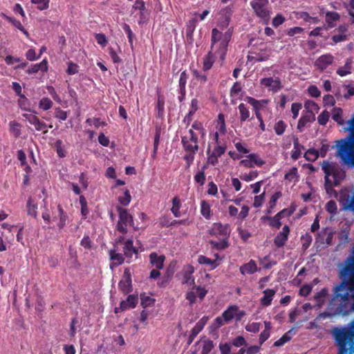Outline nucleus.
Masks as SVG:
<instances>
[{
  "label": "nucleus",
  "mask_w": 354,
  "mask_h": 354,
  "mask_svg": "<svg viewBox=\"0 0 354 354\" xmlns=\"http://www.w3.org/2000/svg\"><path fill=\"white\" fill-rule=\"evenodd\" d=\"M339 202L345 210L354 212V194L350 198L348 194H341ZM354 273V249L344 262L339 271L341 282L333 288L331 304L339 314L347 315L350 312L349 295L347 292Z\"/></svg>",
  "instance_id": "f257e3e1"
},
{
  "label": "nucleus",
  "mask_w": 354,
  "mask_h": 354,
  "mask_svg": "<svg viewBox=\"0 0 354 354\" xmlns=\"http://www.w3.org/2000/svg\"><path fill=\"white\" fill-rule=\"evenodd\" d=\"M332 335L337 347V354H354V319L346 326L334 328Z\"/></svg>",
  "instance_id": "f03ea898"
},
{
  "label": "nucleus",
  "mask_w": 354,
  "mask_h": 354,
  "mask_svg": "<svg viewBox=\"0 0 354 354\" xmlns=\"http://www.w3.org/2000/svg\"><path fill=\"white\" fill-rule=\"evenodd\" d=\"M348 124L349 133L336 141L337 155L343 164L354 167V115Z\"/></svg>",
  "instance_id": "7ed1b4c3"
},
{
  "label": "nucleus",
  "mask_w": 354,
  "mask_h": 354,
  "mask_svg": "<svg viewBox=\"0 0 354 354\" xmlns=\"http://www.w3.org/2000/svg\"><path fill=\"white\" fill-rule=\"evenodd\" d=\"M120 247L113 245V248L109 252L110 259L112 261L110 265L111 268L122 265L124 262L125 259L131 260L133 254H138V250L133 246L132 239L125 241L122 247L123 253H120ZM127 262L129 263L130 261H127Z\"/></svg>",
  "instance_id": "20e7f679"
},
{
  "label": "nucleus",
  "mask_w": 354,
  "mask_h": 354,
  "mask_svg": "<svg viewBox=\"0 0 354 354\" xmlns=\"http://www.w3.org/2000/svg\"><path fill=\"white\" fill-rule=\"evenodd\" d=\"M325 174L324 187L327 193L333 190V186H337L345 177V172L338 167L334 166L327 161H324L322 165Z\"/></svg>",
  "instance_id": "39448f33"
},
{
  "label": "nucleus",
  "mask_w": 354,
  "mask_h": 354,
  "mask_svg": "<svg viewBox=\"0 0 354 354\" xmlns=\"http://www.w3.org/2000/svg\"><path fill=\"white\" fill-rule=\"evenodd\" d=\"M119 219L116 225L115 229L122 234L128 232L127 227L130 225L133 227L135 230H138V227L134 225L133 218L127 209L122 208L120 206L117 207Z\"/></svg>",
  "instance_id": "423d86ee"
},
{
  "label": "nucleus",
  "mask_w": 354,
  "mask_h": 354,
  "mask_svg": "<svg viewBox=\"0 0 354 354\" xmlns=\"http://www.w3.org/2000/svg\"><path fill=\"white\" fill-rule=\"evenodd\" d=\"M268 3V0H252L250 2L251 7L254 10L256 15L266 24L269 21L270 17Z\"/></svg>",
  "instance_id": "0eeeda50"
},
{
  "label": "nucleus",
  "mask_w": 354,
  "mask_h": 354,
  "mask_svg": "<svg viewBox=\"0 0 354 354\" xmlns=\"http://www.w3.org/2000/svg\"><path fill=\"white\" fill-rule=\"evenodd\" d=\"M206 135V131L204 128L203 124L198 120L194 121L191 127V129L188 131L187 139L193 141L195 140L199 141V136L203 139Z\"/></svg>",
  "instance_id": "6e6552de"
},
{
  "label": "nucleus",
  "mask_w": 354,
  "mask_h": 354,
  "mask_svg": "<svg viewBox=\"0 0 354 354\" xmlns=\"http://www.w3.org/2000/svg\"><path fill=\"white\" fill-rule=\"evenodd\" d=\"M231 230L228 224H222L221 223H214L209 230L211 236L228 239Z\"/></svg>",
  "instance_id": "1a4fd4ad"
},
{
  "label": "nucleus",
  "mask_w": 354,
  "mask_h": 354,
  "mask_svg": "<svg viewBox=\"0 0 354 354\" xmlns=\"http://www.w3.org/2000/svg\"><path fill=\"white\" fill-rule=\"evenodd\" d=\"M119 289L125 295L131 292L132 288V279L130 269L127 268L124 270L122 279L118 283Z\"/></svg>",
  "instance_id": "9d476101"
},
{
  "label": "nucleus",
  "mask_w": 354,
  "mask_h": 354,
  "mask_svg": "<svg viewBox=\"0 0 354 354\" xmlns=\"http://www.w3.org/2000/svg\"><path fill=\"white\" fill-rule=\"evenodd\" d=\"M333 62L334 57L330 53H326L319 56L315 60L314 65L320 71H324Z\"/></svg>",
  "instance_id": "9b49d317"
},
{
  "label": "nucleus",
  "mask_w": 354,
  "mask_h": 354,
  "mask_svg": "<svg viewBox=\"0 0 354 354\" xmlns=\"http://www.w3.org/2000/svg\"><path fill=\"white\" fill-rule=\"evenodd\" d=\"M23 117L26 118L28 122L33 125L37 131H43L44 133H47V124L40 120V119L34 114L24 113Z\"/></svg>",
  "instance_id": "f8f14e48"
},
{
  "label": "nucleus",
  "mask_w": 354,
  "mask_h": 354,
  "mask_svg": "<svg viewBox=\"0 0 354 354\" xmlns=\"http://www.w3.org/2000/svg\"><path fill=\"white\" fill-rule=\"evenodd\" d=\"M232 33H233V28H228L227 30H226L223 33V35L219 42V51H220L222 57L225 56V55L227 52V46H228L229 42L230 41V40L232 39Z\"/></svg>",
  "instance_id": "ddd939ff"
},
{
  "label": "nucleus",
  "mask_w": 354,
  "mask_h": 354,
  "mask_svg": "<svg viewBox=\"0 0 354 354\" xmlns=\"http://www.w3.org/2000/svg\"><path fill=\"white\" fill-rule=\"evenodd\" d=\"M290 233V227L288 225H284L282 230L279 232L274 239V243L277 248L283 247L288 239Z\"/></svg>",
  "instance_id": "4468645a"
},
{
  "label": "nucleus",
  "mask_w": 354,
  "mask_h": 354,
  "mask_svg": "<svg viewBox=\"0 0 354 354\" xmlns=\"http://www.w3.org/2000/svg\"><path fill=\"white\" fill-rule=\"evenodd\" d=\"M261 84L266 87H269L273 92H277L281 88V82L279 77L273 79L272 77H266L261 80Z\"/></svg>",
  "instance_id": "2eb2a0df"
},
{
  "label": "nucleus",
  "mask_w": 354,
  "mask_h": 354,
  "mask_svg": "<svg viewBox=\"0 0 354 354\" xmlns=\"http://www.w3.org/2000/svg\"><path fill=\"white\" fill-rule=\"evenodd\" d=\"M315 120V115L312 111H306L298 120L297 129L299 132L304 130L306 124Z\"/></svg>",
  "instance_id": "dca6fc26"
},
{
  "label": "nucleus",
  "mask_w": 354,
  "mask_h": 354,
  "mask_svg": "<svg viewBox=\"0 0 354 354\" xmlns=\"http://www.w3.org/2000/svg\"><path fill=\"white\" fill-rule=\"evenodd\" d=\"M198 142V140H189L187 138V136L181 137V143L185 151L198 152L199 149Z\"/></svg>",
  "instance_id": "f3484780"
},
{
  "label": "nucleus",
  "mask_w": 354,
  "mask_h": 354,
  "mask_svg": "<svg viewBox=\"0 0 354 354\" xmlns=\"http://www.w3.org/2000/svg\"><path fill=\"white\" fill-rule=\"evenodd\" d=\"M207 317H202L192 329L190 335L188 339V344H190L194 339L198 335V334L203 329L204 326L207 320Z\"/></svg>",
  "instance_id": "a211bd4d"
},
{
  "label": "nucleus",
  "mask_w": 354,
  "mask_h": 354,
  "mask_svg": "<svg viewBox=\"0 0 354 354\" xmlns=\"http://www.w3.org/2000/svg\"><path fill=\"white\" fill-rule=\"evenodd\" d=\"M138 297L134 295H129L126 300H123L120 304V308L122 311L134 308L138 304Z\"/></svg>",
  "instance_id": "6ab92c4d"
},
{
  "label": "nucleus",
  "mask_w": 354,
  "mask_h": 354,
  "mask_svg": "<svg viewBox=\"0 0 354 354\" xmlns=\"http://www.w3.org/2000/svg\"><path fill=\"white\" fill-rule=\"evenodd\" d=\"M245 100L252 106L254 111H261L268 103V100H258L250 96L246 97Z\"/></svg>",
  "instance_id": "aec40b11"
},
{
  "label": "nucleus",
  "mask_w": 354,
  "mask_h": 354,
  "mask_svg": "<svg viewBox=\"0 0 354 354\" xmlns=\"http://www.w3.org/2000/svg\"><path fill=\"white\" fill-rule=\"evenodd\" d=\"M165 257L164 255H158L156 252L149 254V261L152 267L157 269H162Z\"/></svg>",
  "instance_id": "412c9836"
},
{
  "label": "nucleus",
  "mask_w": 354,
  "mask_h": 354,
  "mask_svg": "<svg viewBox=\"0 0 354 354\" xmlns=\"http://www.w3.org/2000/svg\"><path fill=\"white\" fill-rule=\"evenodd\" d=\"M48 69V63L46 59H44L40 63L32 64L26 71L29 75L37 73L39 71L42 72H47Z\"/></svg>",
  "instance_id": "4be33fe9"
},
{
  "label": "nucleus",
  "mask_w": 354,
  "mask_h": 354,
  "mask_svg": "<svg viewBox=\"0 0 354 354\" xmlns=\"http://www.w3.org/2000/svg\"><path fill=\"white\" fill-rule=\"evenodd\" d=\"M263 296L260 299V303L263 306H268L271 305L273 297L276 293V290L273 289H266L263 292Z\"/></svg>",
  "instance_id": "5701e85b"
},
{
  "label": "nucleus",
  "mask_w": 354,
  "mask_h": 354,
  "mask_svg": "<svg viewBox=\"0 0 354 354\" xmlns=\"http://www.w3.org/2000/svg\"><path fill=\"white\" fill-rule=\"evenodd\" d=\"M194 268L192 266H188L187 270H184L183 273V283L190 286H194L195 281L193 277Z\"/></svg>",
  "instance_id": "b1692460"
},
{
  "label": "nucleus",
  "mask_w": 354,
  "mask_h": 354,
  "mask_svg": "<svg viewBox=\"0 0 354 354\" xmlns=\"http://www.w3.org/2000/svg\"><path fill=\"white\" fill-rule=\"evenodd\" d=\"M238 109L239 112V120L241 123H243L250 119V112L249 107L246 104L244 103L239 104L238 106ZM253 117L251 118V119Z\"/></svg>",
  "instance_id": "393cba45"
},
{
  "label": "nucleus",
  "mask_w": 354,
  "mask_h": 354,
  "mask_svg": "<svg viewBox=\"0 0 354 354\" xmlns=\"http://www.w3.org/2000/svg\"><path fill=\"white\" fill-rule=\"evenodd\" d=\"M239 270L242 274H252L256 272L258 270V268L255 261L251 259L248 263L241 266Z\"/></svg>",
  "instance_id": "a878e982"
},
{
  "label": "nucleus",
  "mask_w": 354,
  "mask_h": 354,
  "mask_svg": "<svg viewBox=\"0 0 354 354\" xmlns=\"http://www.w3.org/2000/svg\"><path fill=\"white\" fill-rule=\"evenodd\" d=\"M340 15L338 12L335 11H328L326 12V22L328 24V28H334L336 24L335 21H339Z\"/></svg>",
  "instance_id": "bb28decb"
},
{
  "label": "nucleus",
  "mask_w": 354,
  "mask_h": 354,
  "mask_svg": "<svg viewBox=\"0 0 354 354\" xmlns=\"http://www.w3.org/2000/svg\"><path fill=\"white\" fill-rule=\"evenodd\" d=\"M215 62V57L212 51H209L203 58V71L207 72L210 70Z\"/></svg>",
  "instance_id": "cd10ccee"
},
{
  "label": "nucleus",
  "mask_w": 354,
  "mask_h": 354,
  "mask_svg": "<svg viewBox=\"0 0 354 354\" xmlns=\"http://www.w3.org/2000/svg\"><path fill=\"white\" fill-rule=\"evenodd\" d=\"M239 310V306L236 305L229 306L222 313V317L224 320L228 323L234 318L236 311Z\"/></svg>",
  "instance_id": "c85d7f7f"
},
{
  "label": "nucleus",
  "mask_w": 354,
  "mask_h": 354,
  "mask_svg": "<svg viewBox=\"0 0 354 354\" xmlns=\"http://www.w3.org/2000/svg\"><path fill=\"white\" fill-rule=\"evenodd\" d=\"M198 262L200 264L208 266L210 270H214L218 266L216 260H212L203 255L198 256Z\"/></svg>",
  "instance_id": "c756f323"
},
{
  "label": "nucleus",
  "mask_w": 354,
  "mask_h": 354,
  "mask_svg": "<svg viewBox=\"0 0 354 354\" xmlns=\"http://www.w3.org/2000/svg\"><path fill=\"white\" fill-rule=\"evenodd\" d=\"M293 145L294 149L291 153V158L294 160H297L299 158L301 154V149L304 148L302 145L299 144V139L297 137H295L293 139Z\"/></svg>",
  "instance_id": "7c9ffc66"
},
{
  "label": "nucleus",
  "mask_w": 354,
  "mask_h": 354,
  "mask_svg": "<svg viewBox=\"0 0 354 354\" xmlns=\"http://www.w3.org/2000/svg\"><path fill=\"white\" fill-rule=\"evenodd\" d=\"M216 132L221 135H225L227 132L225 116L223 113H219L216 124Z\"/></svg>",
  "instance_id": "2f4dec72"
},
{
  "label": "nucleus",
  "mask_w": 354,
  "mask_h": 354,
  "mask_svg": "<svg viewBox=\"0 0 354 354\" xmlns=\"http://www.w3.org/2000/svg\"><path fill=\"white\" fill-rule=\"evenodd\" d=\"M352 59L351 58H347L345 64L343 67L339 68L336 73L337 75H339L341 77H344L346 75L351 73V65H352Z\"/></svg>",
  "instance_id": "473e14b6"
},
{
  "label": "nucleus",
  "mask_w": 354,
  "mask_h": 354,
  "mask_svg": "<svg viewBox=\"0 0 354 354\" xmlns=\"http://www.w3.org/2000/svg\"><path fill=\"white\" fill-rule=\"evenodd\" d=\"M181 206L182 205L180 198L178 196H175L174 198H173L171 212H172L175 217H180L181 216L180 212Z\"/></svg>",
  "instance_id": "72a5a7b5"
},
{
  "label": "nucleus",
  "mask_w": 354,
  "mask_h": 354,
  "mask_svg": "<svg viewBox=\"0 0 354 354\" xmlns=\"http://www.w3.org/2000/svg\"><path fill=\"white\" fill-rule=\"evenodd\" d=\"M192 73L194 78L201 84H205L207 82V75L204 71H199L197 69H191Z\"/></svg>",
  "instance_id": "f704fd0d"
},
{
  "label": "nucleus",
  "mask_w": 354,
  "mask_h": 354,
  "mask_svg": "<svg viewBox=\"0 0 354 354\" xmlns=\"http://www.w3.org/2000/svg\"><path fill=\"white\" fill-rule=\"evenodd\" d=\"M201 213L206 219L211 218L212 210L210 205L205 200L201 202Z\"/></svg>",
  "instance_id": "c9c22d12"
},
{
  "label": "nucleus",
  "mask_w": 354,
  "mask_h": 354,
  "mask_svg": "<svg viewBox=\"0 0 354 354\" xmlns=\"http://www.w3.org/2000/svg\"><path fill=\"white\" fill-rule=\"evenodd\" d=\"M37 205L32 198H29L27 201V212L28 215L36 217L37 215Z\"/></svg>",
  "instance_id": "e433bc0d"
},
{
  "label": "nucleus",
  "mask_w": 354,
  "mask_h": 354,
  "mask_svg": "<svg viewBox=\"0 0 354 354\" xmlns=\"http://www.w3.org/2000/svg\"><path fill=\"white\" fill-rule=\"evenodd\" d=\"M292 337V329L286 332L284 335H283L278 340H277L274 343V346H281L288 342H289Z\"/></svg>",
  "instance_id": "4c0bfd02"
},
{
  "label": "nucleus",
  "mask_w": 354,
  "mask_h": 354,
  "mask_svg": "<svg viewBox=\"0 0 354 354\" xmlns=\"http://www.w3.org/2000/svg\"><path fill=\"white\" fill-rule=\"evenodd\" d=\"M57 209L59 212V222L57 223V227L59 230H62L66 225L67 214L60 205H58Z\"/></svg>",
  "instance_id": "58836bf2"
},
{
  "label": "nucleus",
  "mask_w": 354,
  "mask_h": 354,
  "mask_svg": "<svg viewBox=\"0 0 354 354\" xmlns=\"http://www.w3.org/2000/svg\"><path fill=\"white\" fill-rule=\"evenodd\" d=\"M347 292H348L349 295L350 311L352 310L354 312V273L353 274Z\"/></svg>",
  "instance_id": "ea45409f"
},
{
  "label": "nucleus",
  "mask_w": 354,
  "mask_h": 354,
  "mask_svg": "<svg viewBox=\"0 0 354 354\" xmlns=\"http://www.w3.org/2000/svg\"><path fill=\"white\" fill-rule=\"evenodd\" d=\"M209 243L213 248L218 250H225L229 246L228 239H222L221 241H210Z\"/></svg>",
  "instance_id": "a19ab883"
},
{
  "label": "nucleus",
  "mask_w": 354,
  "mask_h": 354,
  "mask_svg": "<svg viewBox=\"0 0 354 354\" xmlns=\"http://www.w3.org/2000/svg\"><path fill=\"white\" fill-rule=\"evenodd\" d=\"M223 35V33L222 32L219 31L217 28H214L212 30V37H211L212 48L217 42H220Z\"/></svg>",
  "instance_id": "79ce46f5"
},
{
  "label": "nucleus",
  "mask_w": 354,
  "mask_h": 354,
  "mask_svg": "<svg viewBox=\"0 0 354 354\" xmlns=\"http://www.w3.org/2000/svg\"><path fill=\"white\" fill-rule=\"evenodd\" d=\"M287 128V124L283 120H279L274 125V132L277 136H281L284 133Z\"/></svg>",
  "instance_id": "37998d69"
},
{
  "label": "nucleus",
  "mask_w": 354,
  "mask_h": 354,
  "mask_svg": "<svg viewBox=\"0 0 354 354\" xmlns=\"http://www.w3.org/2000/svg\"><path fill=\"white\" fill-rule=\"evenodd\" d=\"M332 118L335 120L338 124L342 125L344 124V120L342 119V110L340 108H334Z\"/></svg>",
  "instance_id": "c03bdc74"
},
{
  "label": "nucleus",
  "mask_w": 354,
  "mask_h": 354,
  "mask_svg": "<svg viewBox=\"0 0 354 354\" xmlns=\"http://www.w3.org/2000/svg\"><path fill=\"white\" fill-rule=\"evenodd\" d=\"M319 157L318 151L315 149H309L304 154V158L310 162L315 161Z\"/></svg>",
  "instance_id": "a18cd8bd"
},
{
  "label": "nucleus",
  "mask_w": 354,
  "mask_h": 354,
  "mask_svg": "<svg viewBox=\"0 0 354 354\" xmlns=\"http://www.w3.org/2000/svg\"><path fill=\"white\" fill-rule=\"evenodd\" d=\"M53 104V103L50 98L43 97L39 102V108L44 111H47L52 108Z\"/></svg>",
  "instance_id": "49530a36"
},
{
  "label": "nucleus",
  "mask_w": 354,
  "mask_h": 354,
  "mask_svg": "<svg viewBox=\"0 0 354 354\" xmlns=\"http://www.w3.org/2000/svg\"><path fill=\"white\" fill-rule=\"evenodd\" d=\"M203 343L201 354H209L214 346L213 341L208 339L204 340Z\"/></svg>",
  "instance_id": "de8ad7c7"
},
{
  "label": "nucleus",
  "mask_w": 354,
  "mask_h": 354,
  "mask_svg": "<svg viewBox=\"0 0 354 354\" xmlns=\"http://www.w3.org/2000/svg\"><path fill=\"white\" fill-rule=\"evenodd\" d=\"M131 201V196L128 189H125L124 195L119 196L118 201L123 206H127Z\"/></svg>",
  "instance_id": "09e8293b"
},
{
  "label": "nucleus",
  "mask_w": 354,
  "mask_h": 354,
  "mask_svg": "<svg viewBox=\"0 0 354 354\" xmlns=\"http://www.w3.org/2000/svg\"><path fill=\"white\" fill-rule=\"evenodd\" d=\"M301 242H302L303 250H307L310 247V245L312 243V241H313L312 236L309 233L306 232L305 234L301 236Z\"/></svg>",
  "instance_id": "8fccbe9b"
},
{
  "label": "nucleus",
  "mask_w": 354,
  "mask_h": 354,
  "mask_svg": "<svg viewBox=\"0 0 354 354\" xmlns=\"http://www.w3.org/2000/svg\"><path fill=\"white\" fill-rule=\"evenodd\" d=\"M205 167L204 166L201 171H198L194 176V180L200 185H204L206 177L205 174Z\"/></svg>",
  "instance_id": "3c124183"
},
{
  "label": "nucleus",
  "mask_w": 354,
  "mask_h": 354,
  "mask_svg": "<svg viewBox=\"0 0 354 354\" xmlns=\"http://www.w3.org/2000/svg\"><path fill=\"white\" fill-rule=\"evenodd\" d=\"M188 79V75L186 71L180 73L178 81V90L186 89V84Z\"/></svg>",
  "instance_id": "603ef678"
},
{
  "label": "nucleus",
  "mask_w": 354,
  "mask_h": 354,
  "mask_svg": "<svg viewBox=\"0 0 354 354\" xmlns=\"http://www.w3.org/2000/svg\"><path fill=\"white\" fill-rule=\"evenodd\" d=\"M185 154L183 156V159L186 162V167L189 168L191 165L193 163L195 155L197 152H193V151H185Z\"/></svg>",
  "instance_id": "864d4df0"
},
{
  "label": "nucleus",
  "mask_w": 354,
  "mask_h": 354,
  "mask_svg": "<svg viewBox=\"0 0 354 354\" xmlns=\"http://www.w3.org/2000/svg\"><path fill=\"white\" fill-rule=\"evenodd\" d=\"M329 118V112L326 110L323 111L317 117L318 123L320 125H325L328 122Z\"/></svg>",
  "instance_id": "5fc2aeb1"
},
{
  "label": "nucleus",
  "mask_w": 354,
  "mask_h": 354,
  "mask_svg": "<svg viewBox=\"0 0 354 354\" xmlns=\"http://www.w3.org/2000/svg\"><path fill=\"white\" fill-rule=\"evenodd\" d=\"M49 0H31V3L37 5V9L44 10L49 7Z\"/></svg>",
  "instance_id": "6e6d98bb"
},
{
  "label": "nucleus",
  "mask_w": 354,
  "mask_h": 354,
  "mask_svg": "<svg viewBox=\"0 0 354 354\" xmlns=\"http://www.w3.org/2000/svg\"><path fill=\"white\" fill-rule=\"evenodd\" d=\"M171 218L169 215H162L159 218V224L161 227H170L172 226Z\"/></svg>",
  "instance_id": "4d7b16f0"
},
{
  "label": "nucleus",
  "mask_w": 354,
  "mask_h": 354,
  "mask_svg": "<svg viewBox=\"0 0 354 354\" xmlns=\"http://www.w3.org/2000/svg\"><path fill=\"white\" fill-rule=\"evenodd\" d=\"M325 209L330 214H335L337 212V207L335 201L333 200L329 201L326 204Z\"/></svg>",
  "instance_id": "13d9d810"
},
{
  "label": "nucleus",
  "mask_w": 354,
  "mask_h": 354,
  "mask_svg": "<svg viewBox=\"0 0 354 354\" xmlns=\"http://www.w3.org/2000/svg\"><path fill=\"white\" fill-rule=\"evenodd\" d=\"M55 147L59 157L64 158L66 156V151L62 146V141L61 140H57L55 142Z\"/></svg>",
  "instance_id": "bf43d9fd"
},
{
  "label": "nucleus",
  "mask_w": 354,
  "mask_h": 354,
  "mask_svg": "<svg viewBox=\"0 0 354 354\" xmlns=\"http://www.w3.org/2000/svg\"><path fill=\"white\" fill-rule=\"evenodd\" d=\"M155 301L156 300L153 298H151L149 296L141 295V305L144 308L153 306L155 303Z\"/></svg>",
  "instance_id": "052dcab7"
},
{
  "label": "nucleus",
  "mask_w": 354,
  "mask_h": 354,
  "mask_svg": "<svg viewBox=\"0 0 354 354\" xmlns=\"http://www.w3.org/2000/svg\"><path fill=\"white\" fill-rule=\"evenodd\" d=\"M248 158H250L252 160V163L259 167H261L265 164V161H263L259 156L256 153H250L248 156Z\"/></svg>",
  "instance_id": "680f3d73"
},
{
  "label": "nucleus",
  "mask_w": 354,
  "mask_h": 354,
  "mask_svg": "<svg viewBox=\"0 0 354 354\" xmlns=\"http://www.w3.org/2000/svg\"><path fill=\"white\" fill-rule=\"evenodd\" d=\"M193 289L196 290V293L198 298L201 301H203L207 293V290L204 287H201L200 286H196L195 285L193 286Z\"/></svg>",
  "instance_id": "e2e57ef3"
},
{
  "label": "nucleus",
  "mask_w": 354,
  "mask_h": 354,
  "mask_svg": "<svg viewBox=\"0 0 354 354\" xmlns=\"http://www.w3.org/2000/svg\"><path fill=\"white\" fill-rule=\"evenodd\" d=\"M232 12H233V11H232V8L230 6H227L221 10V12H220L221 18L230 20L231 17L232 15Z\"/></svg>",
  "instance_id": "0e129e2a"
},
{
  "label": "nucleus",
  "mask_w": 354,
  "mask_h": 354,
  "mask_svg": "<svg viewBox=\"0 0 354 354\" xmlns=\"http://www.w3.org/2000/svg\"><path fill=\"white\" fill-rule=\"evenodd\" d=\"M304 106L306 109H308L307 111H312L313 113L314 111L317 112L318 110L319 109V107L317 105V104L313 100L306 101L304 104Z\"/></svg>",
  "instance_id": "69168bd1"
},
{
  "label": "nucleus",
  "mask_w": 354,
  "mask_h": 354,
  "mask_svg": "<svg viewBox=\"0 0 354 354\" xmlns=\"http://www.w3.org/2000/svg\"><path fill=\"white\" fill-rule=\"evenodd\" d=\"M260 327L261 323L252 322L246 325L245 330L248 332L256 333L259 330Z\"/></svg>",
  "instance_id": "338daca9"
},
{
  "label": "nucleus",
  "mask_w": 354,
  "mask_h": 354,
  "mask_svg": "<svg viewBox=\"0 0 354 354\" xmlns=\"http://www.w3.org/2000/svg\"><path fill=\"white\" fill-rule=\"evenodd\" d=\"M259 175V172L257 170L250 171L248 174H245L241 176V179L246 182L251 181L256 178Z\"/></svg>",
  "instance_id": "774afa93"
}]
</instances>
